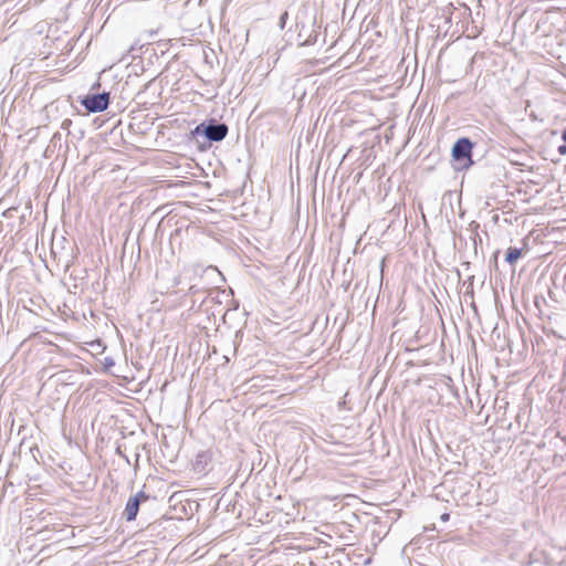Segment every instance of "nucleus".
Segmentation results:
<instances>
[{
  "mask_svg": "<svg viewBox=\"0 0 566 566\" xmlns=\"http://www.w3.org/2000/svg\"><path fill=\"white\" fill-rule=\"evenodd\" d=\"M562 139L566 143V128L562 133Z\"/></svg>",
  "mask_w": 566,
  "mask_h": 566,
  "instance_id": "nucleus-9",
  "label": "nucleus"
},
{
  "mask_svg": "<svg viewBox=\"0 0 566 566\" xmlns=\"http://www.w3.org/2000/svg\"><path fill=\"white\" fill-rule=\"evenodd\" d=\"M196 134H202L210 142H221L228 134V126L224 123L210 120L207 125L200 124L195 129Z\"/></svg>",
  "mask_w": 566,
  "mask_h": 566,
  "instance_id": "nucleus-1",
  "label": "nucleus"
},
{
  "mask_svg": "<svg viewBox=\"0 0 566 566\" xmlns=\"http://www.w3.org/2000/svg\"><path fill=\"white\" fill-rule=\"evenodd\" d=\"M552 563L557 564V565H563L566 563V557H562L559 560L552 559Z\"/></svg>",
  "mask_w": 566,
  "mask_h": 566,
  "instance_id": "nucleus-8",
  "label": "nucleus"
},
{
  "mask_svg": "<svg viewBox=\"0 0 566 566\" xmlns=\"http://www.w3.org/2000/svg\"><path fill=\"white\" fill-rule=\"evenodd\" d=\"M109 104V94L108 93H98L86 95L82 99V105L91 113H99L105 111Z\"/></svg>",
  "mask_w": 566,
  "mask_h": 566,
  "instance_id": "nucleus-2",
  "label": "nucleus"
},
{
  "mask_svg": "<svg viewBox=\"0 0 566 566\" xmlns=\"http://www.w3.org/2000/svg\"><path fill=\"white\" fill-rule=\"evenodd\" d=\"M558 153L560 155H566V143L558 147Z\"/></svg>",
  "mask_w": 566,
  "mask_h": 566,
  "instance_id": "nucleus-7",
  "label": "nucleus"
},
{
  "mask_svg": "<svg viewBox=\"0 0 566 566\" xmlns=\"http://www.w3.org/2000/svg\"><path fill=\"white\" fill-rule=\"evenodd\" d=\"M138 510H139L138 500L129 497L126 503L125 510H124V515H125L126 521H128V522L134 521L138 514Z\"/></svg>",
  "mask_w": 566,
  "mask_h": 566,
  "instance_id": "nucleus-4",
  "label": "nucleus"
},
{
  "mask_svg": "<svg viewBox=\"0 0 566 566\" xmlns=\"http://www.w3.org/2000/svg\"><path fill=\"white\" fill-rule=\"evenodd\" d=\"M472 146L469 138L463 137L458 139L452 147V157L454 160H470Z\"/></svg>",
  "mask_w": 566,
  "mask_h": 566,
  "instance_id": "nucleus-3",
  "label": "nucleus"
},
{
  "mask_svg": "<svg viewBox=\"0 0 566 566\" xmlns=\"http://www.w3.org/2000/svg\"><path fill=\"white\" fill-rule=\"evenodd\" d=\"M133 499H137L138 500V504L140 505L142 502L148 500V495L144 492V491H139L137 492L134 496H132Z\"/></svg>",
  "mask_w": 566,
  "mask_h": 566,
  "instance_id": "nucleus-6",
  "label": "nucleus"
},
{
  "mask_svg": "<svg viewBox=\"0 0 566 566\" xmlns=\"http://www.w3.org/2000/svg\"><path fill=\"white\" fill-rule=\"evenodd\" d=\"M441 520L442 521H448L449 520V514H447V513L442 514Z\"/></svg>",
  "mask_w": 566,
  "mask_h": 566,
  "instance_id": "nucleus-10",
  "label": "nucleus"
},
{
  "mask_svg": "<svg viewBox=\"0 0 566 566\" xmlns=\"http://www.w3.org/2000/svg\"><path fill=\"white\" fill-rule=\"evenodd\" d=\"M522 255V251L517 248H509L505 254V261L509 264H514Z\"/></svg>",
  "mask_w": 566,
  "mask_h": 566,
  "instance_id": "nucleus-5",
  "label": "nucleus"
}]
</instances>
